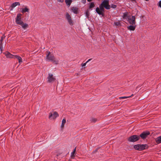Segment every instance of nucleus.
<instances>
[{
  "label": "nucleus",
  "mask_w": 161,
  "mask_h": 161,
  "mask_svg": "<svg viewBox=\"0 0 161 161\" xmlns=\"http://www.w3.org/2000/svg\"><path fill=\"white\" fill-rule=\"evenodd\" d=\"M47 53L46 54V59L47 60L51 61L55 64H58V60H56L55 57L53 54H51L49 51H47Z\"/></svg>",
  "instance_id": "f257e3e1"
},
{
  "label": "nucleus",
  "mask_w": 161,
  "mask_h": 161,
  "mask_svg": "<svg viewBox=\"0 0 161 161\" xmlns=\"http://www.w3.org/2000/svg\"><path fill=\"white\" fill-rule=\"evenodd\" d=\"M148 146L147 144H137L134 146V148L136 150L138 151H142L148 148Z\"/></svg>",
  "instance_id": "f03ea898"
},
{
  "label": "nucleus",
  "mask_w": 161,
  "mask_h": 161,
  "mask_svg": "<svg viewBox=\"0 0 161 161\" xmlns=\"http://www.w3.org/2000/svg\"><path fill=\"white\" fill-rule=\"evenodd\" d=\"M105 8L101 4L99 5V8L97 7L96 9V11L99 15H102V16H104V12Z\"/></svg>",
  "instance_id": "7ed1b4c3"
},
{
  "label": "nucleus",
  "mask_w": 161,
  "mask_h": 161,
  "mask_svg": "<svg viewBox=\"0 0 161 161\" xmlns=\"http://www.w3.org/2000/svg\"><path fill=\"white\" fill-rule=\"evenodd\" d=\"M140 139V136L135 135H132L127 138V140L130 142H134L138 141Z\"/></svg>",
  "instance_id": "20e7f679"
},
{
  "label": "nucleus",
  "mask_w": 161,
  "mask_h": 161,
  "mask_svg": "<svg viewBox=\"0 0 161 161\" xmlns=\"http://www.w3.org/2000/svg\"><path fill=\"white\" fill-rule=\"evenodd\" d=\"M101 4L106 9L108 10L110 9L111 7L109 4V0H104Z\"/></svg>",
  "instance_id": "39448f33"
},
{
  "label": "nucleus",
  "mask_w": 161,
  "mask_h": 161,
  "mask_svg": "<svg viewBox=\"0 0 161 161\" xmlns=\"http://www.w3.org/2000/svg\"><path fill=\"white\" fill-rule=\"evenodd\" d=\"M95 6V5L94 2H91L90 3L88 9L86 10L85 13L86 16L87 18H89L90 16L89 10H92V8H94Z\"/></svg>",
  "instance_id": "423d86ee"
},
{
  "label": "nucleus",
  "mask_w": 161,
  "mask_h": 161,
  "mask_svg": "<svg viewBox=\"0 0 161 161\" xmlns=\"http://www.w3.org/2000/svg\"><path fill=\"white\" fill-rule=\"evenodd\" d=\"M47 80L48 82L52 83L54 82L56 80V79L55 77L52 74L49 73Z\"/></svg>",
  "instance_id": "0eeeda50"
},
{
  "label": "nucleus",
  "mask_w": 161,
  "mask_h": 161,
  "mask_svg": "<svg viewBox=\"0 0 161 161\" xmlns=\"http://www.w3.org/2000/svg\"><path fill=\"white\" fill-rule=\"evenodd\" d=\"M128 21L130 24L134 25L136 24L135 17L134 16H131L129 17L128 18Z\"/></svg>",
  "instance_id": "6e6552de"
},
{
  "label": "nucleus",
  "mask_w": 161,
  "mask_h": 161,
  "mask_svg": "<svg viewBox=\"0 0 161 161\" xmlns=\"http://www.w3.org/2000/svg\"><path fill=\"white\" fill-rule=\"evenodd\" d=\"M17 25H21L22 28L24 29H26L28 27V25L26 23L25 24L21 20H19V21L15 22Z\"/></svg>",
  "instance_id": "1a4fd4ad"
},
{
  "label": "nucleus",
  "mask_w": 161,
  "mask_h": 161,
  "mask_svg": "<svg viewBox=\"0 0 161 161\" xmlns=\"http://www.w3.org/2000/svg\"><path fill=\"white\" fill-rule=\"evenodd\" d=\"M150 134V133L148 131H146L143 132L139 136L142 139L144 140Z\"/></svg>",
  "instance_id": "9d476101"
},
{
  "label": "nucleus",
  "mask_w": 161,
  "mask_h": 161,
  "mask_svg": "<svg viewBox=\"0 0 161 161\" xmlns=\"http://www.w3.org/2000/svg\"><path fill=\"white\" fill-rule=\"evenodd\" d=\"M59 116L58 113L57 112H54L53 114L50 113L49 114V119H54Z\"/></svg>",
  "instance_id": "9b49d317"
},
{
  "label": "nucleus",
  "mask_w": 161,
  "mask_h": 161,
  "mask_svg": "<svg viewBox=\"0 0 161 161\" xmlns=\"http://www.w3.org/2000/svg\"><path fill=\"white\" fill-rule=\"evenodd\" d=\"M3 53L7 58H14V55L11 54L8 51H6Z\"/></svg>",
  "instance_id": "f8f14e48"
},
{
  "label": "nucleus",
  "mask_w": 161,
  "mask_h": 161,
  "mask_svg": "<svg viewBox=\"0 0 161 161\" xmlns=\"http://www.w3.org/2000/svg\"><path fill=\"white\" fill-rule=\"evenodd\" d=\"M20 5L19 3L15 2L13 3L10 8V10H12L13 8L15 7L17 5Z\"/></svg>",
  "instance_id": "ddd939ff"
},
{
  "label": "nucleus",
  "mask_w": 161,
  "mask_h": 161,
  "mask_svg": "<svg viewBox=\"0 0 161 161\" xmlns=\"http://www.w3.org/2000/svg\"><path fill=\"white\" fill-rule=\"evenodd\" d=\"M14 58H17L18 61L19 62L20 64L22 62V58L19 56H18L17 55H14Z\"/></svg>",
  "instance_id": "4468645a"
},
{
  "label": "nucleus",
  "mask_w": 161,
  "mask_h": 161,
  "mask_svg": "<svg viewBox=\"0 0 161 161\" xmlns=\"http://www.w3.org/2000/svg\"><path fill=\"white\" fill-rule=\"evenodd\" d=\"M136 28V25H130L127 27L128 30L130 31H134Z\"/></svg>",
  "instance_id": "2eb2a0df"
},
{
  "label": "nucleus",
  "mask_w": 161,
  "mask_h": 161,
  "mask_svg": "<svg viewBox=\"0 0 161 161\" xmlns=\"http://www.w3.org/2000/svg\"><path fill=\"white\" fill-rule=\"evenodd\" d=\"M71 10L75 14H77L78 13V8L76 7H72L71 8Z\"/></svg>",
  "instance_id": "dca6fc26"
},
{
  "label": "nucleus",
  "mask_w": 161,
  "mask_h": 161,
  "mask_svg": "<svg viewBox=\"0 0 161 161\" xmlns=\"http://www.w3.org/2000/svg\"><path fill=\"white\" fill-rule=\"evenodd\" d=\"M22 14H18L16 18L15 22L19 21V20H21V16Z\"/></svg>",
  "instance_id": "f3484780"
},
{
  "label": "nucleus",
  "mask_w": 161,
  "mask_h": 161,
  "mask_svg": "<svg viewBox=\"0 0 161 161\" xmlns=\"http://www.w3.org/2000/svg\"><path fill=\"white\" fill-rule=\"evenodd\" d=\"M29 9L27 7H25V8H22L21 12L23 13H24L26 12H29Z\"/></svg>",
  "instance_id": "a211bd4d"
},
{
  "label": "nucleus",
  "mask_w": 161,
  "mask_h": 161,
  "mask_svg": "<svg viewBox=\"0 0 161 161\" xmlns=\"http://www.w3.org/2000/svg\"><path fill=\"white\" fill-rule=\"evenodd\" d=\"M155 141L158 144L161 143V136L157 137L155 139Z\"/></svg>",
  "instance_id": "6ab92c4d"
},
{
  "label": "nucleus",
  "mask_w": 161,
  "mask_h": 161,
  "mask_svg": "<svg viewBox=\"0 0 161 161\" xmlns=\"http://www.w3.org/2000/svg\"><path fill=\"white\" fill-rule=\"evenodd\" d=\"M66 123V119L64 118L62 120V124L61 126V128H63L64 126V125Z\"/></svg>",
  "instance_id": "aec40b11"
},
{
  "label": "nucleus",
  "mask_w": 161,
  "mask_h": 161,
  "mask_svg": "<svg viewBox=\"0 0 161 161\" xmlns=\"http://www.w3.org/2000/svg\"><path fill=\"white\" fill-rule=\"evenodd\" d=\"M66 4L69 6H70L72 2V0H65Z\"/></svg>",
  "instance_id": "412c9836"
},
{
  "label": "nucleus",
  "mask_w": 161,
  "mask_h": 161,
  "mask_svg": "<svg viewBox=\"0 0 161 161\" xmlns=\"http://www.w3.org/2000/svg\"><path fill=\"white\" fill-rule=\"evenodd\" d=\"M68 22L69 24L71 25H73V21L72 20L71 18L68 20Z\"/></svg>",
  "instance_id": "4be33fe9"
},
{
  "label": "nucleus",
  "mask_w": 161,
  "mask_h": 161,
  "mask_svg": "<svg viewBox=\"0 0 161 161\" xmlns=\"http://www.w3.org/2000/svg\"><path fill=\"white\" fill-rule=\"evenodd\" d=\"M68 22L69 24L71 25H73V21L72 20L71 18L68 20Z\"/></svg>",
  "instance_id": "5701e85b"
},
{
  "label": "nucleus",
  "mask_w": 161,
  "mask_h": 161,
  "mask_svg": "<svg viewBox=\"0 0 161 161\" xmlns=\"http://www.w3.org/2000/svg\"><path fill=\"white\" fill-rule=\"evenodd\" d=\"M66 18L67 20H68L69 19L71 18V17L70 16V15L67 12L66 13Z\"/></svg>",
  "instance_id": "b1692460"
},
{
  "label": "nucleus",
  "mask_w": 161,
  "mask_h": 161,
  "mask_svg": "<svg viewBox=\"0 0 161 161\" xmlns=\"http://www.w3.org/2000/svg\"><path fill=\"white\" fill-rule=\"evenodd\" d=\"M3 41H0V49L1 52L3 50Z\"/></svg>",
  "instance_id": "393cba45"
},
{
  "label": "nucleus",
  "mask_w": 161,
  "mask_h": 161,
  "mask_svg": "<svg viewBox=\"0 0 161 161\" xmlns=\"http://www.w3.org/2000/svg\"><path fill=\"white\" fill-rule=\"evenodd\" d=\"M133 94H132L131 96H129V97H126V96H124V97H119V99H125V98H129L131 97L132 96H133Z\"/></svg>",
  "instance_id": "a878e982"
},
{
  "label": "nucleus",
  "mask_w": 161,
  "mask_h": 161,
  "mask_svg": "<svg viewBox=\"0 0 161 161\" xmlns=\"http://www.w3.org/2000/svg\"><path fill=\"white\" fill-rule=\"evenodd\" d=\"M91 60H92V58L89 59L86 63H85L84 64H81L82 66V67L85 66L86 65V63H88V62H89V61H90Z\"/></svg>",
  "instance_id": "bb28decb"
},
{
  "label": "nucleus",
  "mask_w": 161,
  "mask_h": 161,
  "mask_svg": "<svg viewBox=\"0 0 161 161\" xmlns=\"http://www.w3.org/2000/svg\"><path fill=\"white\" fill-rule=\"evenodd\" d=\"M97 119L95 118H92L91 119V121L92 122H95L97 121Z\"/></svg>",
  "instance_id": "cd10ccee"
},
{
  "label": "nucleus",
  "mask_w": 161,
  "mask_h": 161,
  "mask_svg": "<svg viewBox=\"0 0 161 161\" xmlns=\"http://www.w3.org/2000/svg\"><path fill=\"white\" fill-rule=\"evenodd\" d=\"M75 153L74 152H72L71 154V157L72 158H74V157H75Z\"/></svg>",
  "instance_id": "c85d7f7f"
},
{
  "label": "nucleus",
  "mask_w": 161,
  "mask_h": 161,
  "mask_svg": "<svg viewBox=\"0 0 161 161\" xmlns=\"http://www.w3.org/2000/svg\"><path fill=\"white\" fill-rule=\"evenodd\" d=\"M114 24L116 26H119L120 25V24L119 22L118 21L114 22Z\"/></svg>",
  "instance_id": "c756f323"
},
{
  "label": "nucleus",
  "mask_w": 161,
  "mask_h": 161,
  "mask_svg": "<svg viewBox=\"0 0 161 161\" xmlns=\"http://www.w3.org/2000/svg\"><path fill=\"white\" fill-rule=\"evenodd\" d=\"M117 6L116 5H115V4H111V6H110V7H111L112 8H116L117 7Z\"/></svg>",
  "instance_id": "7c9ffc66"
},
{
  "label": "nucleus",
  "mask_w": 161,
  "mask_h": 161,
  "mask_svg": "<svg viewBox=\"0 0 161 161\" xmlns=\"http://www.w3.org/2000/svg\"><path fill=\"white\" fill-rule=\"evenodd\" d=\"M5 36H4V35H3V36H2L1 38V39L0 40V41H3V40L5 38Z\"/></svg>",
  "instance_id": "2f4dec72"
},
{
  "label": "nucleus",
  "mask_w": 161,
  "mask_h": 161,
  "mask_svg": "<svg viewBox=\"0 0 161 161\" xmlns=\"http://www.w3.org/2000/svg\"><path fill=\"white\" fill-rule=\"evenodd\" d=\"M127 16V13H124L123 15V17H126Z\"/></svg>",
  "instance_id": "473e14b6"
},
{
  "label": "nucleus",
  "mask_w": 161,
  "mask_h": 161,
  "mask_svg": "<svg viewBox=\"0 0 161 161\" xmlns=\"http://www.w3.org/2000/svg\"><path fill=\"white\" fill-rule=\"evenodd\" d=\"M158 6L161 8V0L159 2Z\"/></svg>",
  "instance_id": "72a5a7b5"
},
{
  "label": "nucleus",
  "mask_w": 161,
  "mask_h": 161,
  "mask_svg": "<svg viewBox=\"0 0 161 161\" xmlns=\"http://www.w3.org/2000/svg\"><path fill=\"white\" fill-rule=\"evenodd\" d=\"M57 1L59 2L62 3L64 1V0H57Z\"/></svg>",
  "instance_id": "f704fd0d"
},
{
  "label": "nucleus",
  "mask_w": 161,
  "mask_h": 161,
  "mask_svg": "<svg viewBox=\"0 0 161 161\" xmlns=\"http://www.w3.org/2000/svg\"><path fill=\"white\" fill-rule=\"evenodd\" d=\"M76 151V148H75V149L73 151V152H74L75 153Z\"/></svg>",
  "instance_id": "c9c22d12"
},
{
  "label": "nucleus",
  "mask_w": 161,
  "mask_h": 161,
  "mask_svg": "<svg viewBox=\"0 0 161 161\" xmlns=\"http://www.w3.org/2000/svg\"><path fill=\"white\" fill-rule=\"evenodd\" d=\"M97 150H95V151H94V153H96V152L97 151Z\"/></svg>",
  "instance_id": "e433bc0d"
},
{
  "label": "nucleus",
  "mask_w": 161,
  "mask_h": 161,
  "mask_svg": "<svg viewBox=\"0 0 161 161\" xmlns=\"http://www.w3.org/2000/svg\"><path fill=\"white\" fill-rule=\"evenodd\" d=\"M88 1V2H90L92 1V0H87Z\"/></svg>",
  "instance_id": "4c0bfd02"
},
{
  "label": "nucleus",
  "mask_w": 161,
  "mask_h": 161,
  "mask_svg": "<svg viewBox=\"0 0 161 161\" xmlns=\"http://www.w3.org/2000/svg\"><path fill=\"white\" fill-rule=\"evenodd\" d=\"M131 0L132 1H136V0Z\"/></svg>",
  "instance_id": "58836bf2"
},
{
  "label": "nucleus",
  "mask_w": 161,
  "mask_h": 161,
  "mask_svg": "<svg viewBox=\"0 0 161 161\" xmlns=\"http://www.w3.org/2000/svg\"><path fill=\"white\" fill-rule=\"evenodd\" d=\"M145 0L147 1H149V0Z\"/></svg>",
  "instance_id": "ea45409f"
}]
</instances>
